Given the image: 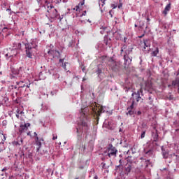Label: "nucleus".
Wrapping results in <instances>:
<instances>
[{"label":"nucleus","instance_id":"de8ad7c7","mask_svg":"<svg viewBox=\"0 0 179 179\" xmlns=\"http://www.w3.org/2000/svg\"><path fill=\"white\" fill-rule=\"evenodd\" d=\"M145 36V34H143V35H141V36H139V38H142V37H143Z\"/></svg>","mask_w":179,"mask_h":179},{"label":"nucleus","instance_id":"c03bdc74","mask_svg":"<svg viewBox=\"0 0 179 179\" xmlns=\"http://www.w3.org/2000/svg\"><path fill=\"white\" fill-rule=\"evenodd\" d=\"M101 2H102V3H103L102 6H103L104 5V3H105L104 2H106V0H101Z\"/></svg>","mask_w":179,"mask_h":179},{"label":"nucleus","instance_id":"6ab92c4d","mask_svg":"<svg viewBox=\"0 0 179 179\" xmlns=\"http://www.w3.org/2000/svg\"><path fill=\"white\" fill-rule=\"evenodd\" d=\"M170 156H171V159H173V157H175L176 163L179 162V156L178 155H176L175 153H173V154H170Z\"/></svg>","mask_w":179,"mask_h":179},{"label":"nucleus","instance_id":"2eb2a0df","mask_svg":"<svg viewBox=\"0 0 179 179\" xmlns=\"http://www.w3.org/2000/svg\"><path fill=\"white\" fill-rule=\"evenodd\" d=\"M140 160H143V162H145V167H149V166H150V160L149 159H145V158L143 157H141L140 158Z\"/></svg>","mask_w":179,"mask_h":179},{"label":"nucleus","instance_id":"9b49d317","mask_svg":"<svg viewBox=\"0 0 179 179\" xmlns=\"http://www.w3.org/2000/svg\"><path fill=\"white\" fill-rule=\"evenodd\" d=\"M145 90H148V92H150L152 89H153V85L152 84V81H146L145 82Z\"/></svg>","mask_w":179,"mask_h":179},{"label":"nucleus","instance_id":"72a5a7b5","mask_svg":"<svg viewBox=\"0 0 179 179\" xmlns=\"http://www.w3.org/2000/svg\"><path fill=\"white\" fill-rule=\"evenodd\" d=\"M148 99L150 100V104H153V99H152V96H149Z\"/></svg>","mask_w":179,"mask_h":179},{"label":"nucleus","instance_id":"1a4fd4ad","mask_svg":"<svg viewBox=\"0 0 179 179\" xmlns=\"http://www.w3.org/2000/svg\"><path fill=\"white\" fill-rule=\"evenodd\" d=\"M144 48L143 51L149 52L150 51V40H144Z\"/></svg>","mask_w":179,"mask_h":179},{"label":"nucleus","instance_id":"13d9d810","mask_svg":"<svg viewBox=\"0 0 179 179\" xmlns=\"http://www.w3.org/2000/svg\"><path fill=\"white\" fill-rule=\"evenodd\" d=\"M120 164H121V160H120Z\"/></svg>","mask_w":179,"mask_h":179},{"label":"nucleus","instance_id":"ea45409f","mask_svg":"<svg viewBox=\"0 0 179 179\" xmlns=\"http://www.w3.org/2000/svg\"><path fill=\"white\" fill-rule=\"evenodd\" d=\"M141 114H142V112H141V110H138L137 112V115H141Z\"/></svg>","mask_w":179,"mask_h":179},{"label":"nucleus","instance_id":"f3484780","mask_svg":"<svg viewBox=\"0 0 179 179\" xmlns=\"http://www.w3.org/2000/svg\"><path fill=\"white\" fill-rule=\"evenodd\" d=\"M162 155H163L164 159H171V156H170L169 152H167L166 151L162 152Z\"/></svg>","mask_w":179,"mask_h":179},{"label":"nucleus","instance_id":"37998d69","mask_svg":"<svg viewBox=\"0 0 179 179\" xmlns=\"http://www.w3.org/2000/svg\"><path fill=\"white\" fill-rule=\"evenodd\" d=\"M30 85H31L30 83H29V84L26 83V87H28V88L30 87Z\"/></svg>","mask_w":179,"mask_h":179},{"label":"nucleus","instance_id":"e2e57ef3","mask_svg":"<svg viewBox=\"0 0 179 179\" xmlns=\"http://www.w3.org/2000/svg\"><path fill=\"white\" fill-rule=\"evenodd\" d=\"M8 54H6V56H7V57H8Z\"/></svg>","mask_w":179,"mask_h":179},{"label":"nucleus","instance_id":"864d4df0","mask_svg":"<svg viewBox=\"0 0 179 179\" xmlns=\"http://www.w3.org/2000/svg\"><path fill=\"white\" fill-rule=\"evenodd\" d=\"M147 20H148V22H150V19L147 18Z\"/></svg>","mask_w":179,"mask_h":179},{"label":"nucleus","instance_id":"09e8293b","mask_svg":"<svg viewBox=\"0 0 179 179\" xmlns=\"http://www.w3.org/2000/svg\"><path fill=\"white\" fill-rule=\"evenodd\" d=\"M20 114H24V112L20 110Z\"/></svg>","mask_w":179,"mask_h":179},{"label":"nucleus","instance_id":"5fc2aeb1","mask_svg":"<svg viewBox=\"0 0 179 179\" xmlns=\"http://www.w3.org/2000/svg\"><path fill=\"white\" fill-rule=\"evenodd\" d=\"M6 10H10V9L8 8Z\"/></svg>","mask_w":179,"mask_h":179},{"label":"nucleus","instance_id":"a211bd4d","mask_svg":"<svg viewBox=\"0 0 179 179\" xmlns=\"http://www.w3.org/2000/svg\"><path fill=\"white\" fill-rule=\"evenodd\" d=\"M69 63H68V62H64L63 64H62V68H64V69L65 70V71H67V72H69V70H68L69 69Z\"/></svg>","mask_w":179,"mask_h":179},{"label":"nucleus","instance_id":"bb28decb","mask_svg":"<svg viewBox=\"0 0 179 179\" xmlns=\"http://www.w3.org/2000/svg\"><path fill=\"white\" fill-rule=\"evenodd\" d=\"M124 50H127V45H124L121 49H120V55H122V52L124 51Z\"/></svg>","mask_w":179,"mask_h":179},{"label":"nucleus","instance_id":"423d86ee","mask_svg":"<svg viewBox=\"0 0 179 179\" xmlns=\"http://www.w3.org/2000/svg\"><path fill=\"white\" fill-rule=\"evenodd\" d=\"M109 66L113 72H120L121 71V63L120 62H115L114 59H111L109 62Z\"/></svg>","mask_w":179,"mask_h":179},{"label":"nucleus","instance_id":"4468645a","mask_svg":"<svg viewBox=\"0 0 179 179\" xmlns=\"http://www.w3.org/2000/svg\"><path fill=\"white\" fill-rule=\"evenodd\" d=\"M83 5H85V0H83V2L79 3V4L73 8V10L76 12H80V6H83Z\"/></svg>","mask_w":179,"mask_h":179},{"label":"nucleus","instance_id":"49530a36","mask_svg":"<svg viewBox=\"0 0 179 179\" xmlns=\"http://www.w3.org/2000/svg\"><path fill=\"white\" fill-rule=\"evenodd\" d=\"M101 166H102L103 169H104V166H106V164L102 163V164H101Z\"/></svg>","mask_w":179,"mask_h":179},{"label":"nucleus","instance_id":"f257e3e1","mask_svg":"<svg viewBox=\"0 0 179 179\" xmlns=\"http://www.w3.org/2000/svg\"><path fill=\"white\" fill-rule=\"evenodd\" d=\"M83 108H81V110L80 112V122H78L79 128H77V132L79 134V132H87L89 131V119L87 118V116L84 112Z\"/></svg>","mask_w":179,"mask_h":179},{"label":"nucleus","instance_id":"f8f14e48","mask_svg":"<svg viewBox=\"0 0 179 179\" xmlns=\"http://www.w3.org/2000/svg\"><path fill=\"white\" fill-rule=\"evenodd\" d=\"M132 170V165L131 164H126L124 167V173L128 176L129 173H131V171Z\"/></svg>","mask_w":179,"mask_h":179},{"label":"nucleus","instance_id":"0eeeda50","mask_svg":"<svg viewBox=\"0 0 179 179\" xmlns=\"http://www.w3.org/2000/svg\"><path fill=\"white\" fill-rule=\"evenodd\" d=\"M48 13L51 19H55L58 16V11L51 3L48 4Z\"/></svg>","mask_w":179,"mask_h":179},{"label":"nucleus","instance_id":"c85d7f7f","mask_svg":"<svg viewBox=\"0 0 179 179\" xmlns=\"http://www.w3.org/2000/svg\"><path fill=\"white\" fill-rule=\"evenodd\" d=\"M134 104H135V101H133L131 103V105L130 106L129 108H127V110H133Z\"/></svg>","mask_w":179,"mask_h":179},{"label":"nucleus","instance_id":"4c0bfd02","mask_svg":"<svg viewBox=\"0 0 179 179\" xmlns=\"http://www.w3.org/2000/svg\"><path fill=\"white\" fill-rule=\"evenodd\" d=\"M57 138H58V137L57 136L53 135L52 141H55V139H57Z\"/></svg>","mask_w":179,"mask_h":179},{"label":"nucleus","instance_id":"a19ab883","mask_svg":"<svg viewBox=\"0 0 179 179\" xmlns=\"http://www.w3.org/2000/svg\"><path fill=\"white\" fill-rule=\"evenodd\" d=\"M82 16H86V10L83 13Z\"/></svg>","mask_w":179,"mask_h":179},{"label":"nucleus","instance_id":"ddd939ff","mask_svg":"<svg viewBox=\"0 0 179 179\" xmlns=\"http://www.w3.org/2000/svg\"><path fill=\"white\" fill-rule=\"evenodd\" d=\"M171 9V3H169L166 6L164 10H163L162 13L164 15V16H167V13L170 12V10Z\"/></svg>","mask_w":179,"mask_h":179},{"label":"nucleus","instance_id":"5701e85b","mask_svg":"<svg viewBox=\"0 0 179 179\" xmlns=\"http://www.w3.org/2000/svg\"><path fill=\"white\" fill-rule=\"evenodd\" d=\"M173 86H178L179 85V78H176L173 81H172Z\"/></svg>","mask_w":179,"mask_h":179},{"label":"nucleus","instance_id":"393cba45","mask_svg":"<svg viewBox=\"0 0 179 179\" xmlns=\"http://www.w3.org/2000/svg\"><path fill=\"white\" fill-rule=\"evenodd\" d=\"M97 113L99 115H100V114H101L102 113H104V108H103V106H101L100 108H99Z\"/></svg>","mask_w":179,"mask_h":179},{"label":"nucleus","instance_id":"bf43d9fd","mask_svg":"<svg viewBox=\"0 0 179 179\" xmlns=\"http://www.w3.org/2000/svg\"><path fill=\"white\" fill-rule=\"evenodd\" d=\"M83 80H85V78H83Z\"/></svg>","mask_w":179,"mask_h":179},{"label":"nucleus","instance_id":"8fccbe9b","mask_svg":"<svg viewBox=\"0 0 179 179\" xmlns=\"http://www.w3.org/2000/svg\"><path fill=\"white\" fill-rule=\"evenodd\" d=\"M2 171H6V168H3V169H2Z\"/></svg>","mask_w":179,"mask_h":179},{"label":"nucleus","instance_id":"cd10ccee","mask_svg":"<svg viewBox=\"0 0 179 179\" xmlns=\"http://www.w3.org/2000/svg\"><path fill=\"white\" fill-rule=\"evenodd\" d=\"M145 155H148V156H152L153 155V150H150L145 152Z\"/></svg>","mask_w":179,"mask_h":179},{"label":"nucleus","instance_id":"39448f33","mask_svg":"<svg viewBox=\"0 0 179 179\" xmlns=\"http://www.w3.org/2000/svg\"><path fill=\"white\" fill-rule=\"evenodd\" d=\"M117 152L118 150H117V148L113 144H109L106 150L104 151L103 155L108 156V157H116Z\"/></svg>","mask_w":179,"mask_h":179},{"label":"nucleus","instance_id":"6e6552de","mask_svg":"<svg viewBox=\"0 0 179 179\" xmlns=\"http://www.w3.org/2000/svg\"><path fill=\"white\" fill-rule=\"evenodd\" d=\"M141 93L142 96H143V91L142 90H140L137 92H133L131 96H135L134 98L136 99L137 103H143V99L141 97Z\"/></svg>","mask_w":179,"mask_h":179},{"label":"nucleus","instance_id":"2f4dec72","mask_svg":"<svg viewBox=\"0 0 179 179\" xmlns=\"http://www.w3.org/2000/svg\"><path fill=\"white\" fill-rule=\"evenodd\" d=\"M145 135H146V131H142L141 135V139H143V138H145Z\"/></svg>","mask_w":179,"mask_h":179},{"label":"nucleus","instance_id":"473e14b6","mask_svg":"<svg viewBox=\"0 0 179 179\" xmlns=\"http://www.w3.org/2000/svg\"><path fill=\"white\" fill-rule=\"evenodd\" d=\"M127 115H134V110H132L131 109L129 110V111L127 113Z\"/></svg>","mask_w":179,"mask_h":179},{"label":"nucleus","instance_id":"603ef678","mask_svg":"<svg viewBox=\"0 0 179 179\" xmlns=\"http://www.w3.org/2000/svg\"><path fill=\"white\" fill-rule=\"evenodd\" d=\"M75 179H84L83 178H76Z\"/></svg>","mask_w":179,"mask_h":179},{"label":"nucleus","instance_id":"9d476101","mask_svg":"<svg viewBox=\"0 0 179 179\" xmlns=\"http://www.w3.org/2000/svg\"><path fill=\"white\" fill-rule=\"evenodd\" d=\"M12 72L13 75H23V72H24V67H20L18 70L13 69Z\"/></svg>","mask_w":179,"mask_h":179},{"label":"nucleus","instance_id":"b1692460","mask_svg":"<svg viewBox=\"0 0 179 179\" xmlns=\"http://www.w3.org/2000/svg\"><path fill=\"white\" fill-rule=\"evenodd\" d=\"M5 143L3 141L0 142V152H3L5 150Z\"/></svg>","mask_w":179,"mask_h":179},{"label":"nucleus","instance_id":"aec40b11","mask_svg":"<svg viewBox=\"0 0 179 179\" xmlns=\"http://www.w3.org/2000/svg\"><path fill=\"white\" fill-rule=\"evenodd\" d=\"M48 54L49 57H52V58H55V50H48Z\"/></svg>","mask_w":179,"mask_h":179},{"label":"nucleus","instance_id":"f03ea898","mask_svg":"<svg viewBox=\"0 0 179 179\" xmlns=\"http://www.w3.org/2000/svg\"><path fill=\"white\" fill-rule=\"evenodd\" d=\"M25 52L28 58H32L36 51H37V41L33 39L31 42L25 44Z\"/></svg>","mask_w":179,"mask_h":179},{"label":"nucleus","instance_id":"680f3d73","mask_svg":"<svg viewBox=\"0 0 179 179\" xmlns=\"http://www.w3.org/2000/svg\"><path fill=\"white\" fill-rule=\"evenodd\" d=\"M20 13V12H18V13Z\"/></svg>","mask_w":179,"mask_h":179},{"label":"nucleus","instance_id":"e433bc0d","mask_svg":"<svg viewBox=\"0 0 179 179\" xmlns=\"http://www.w3.org/2000/svg\"><path fill=\"white\" fill-rule=\"evenodd\" d=\"M24 125L27 127V128H29V127H30V123H25Z\"/></svg>","mask_w":179,"mask_h":179},{"label":"nucleus","instance_id":"3c124183","mask_svg":"<svg viewBox=\"0 0 179 179\" xmlns=\"http://www.w3.org/2000/svg\"><path fill=\"white\" fill-rule=\"evenodd\" d=\"M15 115H16L17 118H19V115H20L19 114L16 113Z\"/></svg>","mask_w":179,"mask_h":179},{"label":"nucleus","instance_id":"79ce46f5","mask_svg":"<svg viewBox=\"0 0 179 179\" xmlns=\"http://www.w3.org/2000/svg\"><path fill=\"white\" fill-rule=\"evenodd\" d=\"M59 62L62 63V64H64V59H60Z\"/></svg>","mask_w":179,"mask_h":179},{"label":"nucleus","instance_id":"a18cd8bd","mask_svg":"<svg viewBox=\"0 0 179 179\" xmlns=\"http://www.w3.org/2000/svg\"><path fill=\"white\" fill-rule=\"evenodd\" d=\"M17 114L20 115V110L19 109L17 110Z\"/></svg>","mask_w":179,"mask_h":179},{"label":"nucleus","instance_id":"052dcab7","mask_svg":"<svg viewBox=\"0 0 179 179\" xmlns=\"http://www.w3.org/2000/svg\"><path fill=\"white\" fill-rule=\"evenodd\" d=\"M30 133H28L27 135H29Z\"/></svg>","mask_w":179,"mask_h":179},{"label":"nucleus","instance_id":"4be33fe9","mask_svg":"<svg viewBox=\"0 0 179 179\" xmlns=\"http://www.w3.org/2000/svg\"><path fill=\"white\" fill-rule=\"evenodd\" d=\"M17 85H18L19 87L21 88L26 87V83H24V82L23 81H20L17 83Z\"/></svg>","mask_w":179,"mask_h":179},{"label":"nucleus","instance_id":"20e7f679","mask_svg":"<svg viewBox=\"0 0 179 179\" xmlns=\"http://www.w3.org/2000/svg\"><path fill=\"white\" fill-rule=\"evenodd\" d=\"M34 136L35 138V143L37 146L36 148V152L38 153H40V155H45V153H47V150H41V142H43L44 141V139L43 138H38V136H37V133L36 132H34Z\"/></svg>","mask_w":179,"mask_h":179},{"label":"nucleus","instance_id":"412c9836","mask_svg":"<svg viewBox=\"0 0 179 179\" xmlns=\"http://www.w3.org/2000/svg\"><path fill=\"white\" fill-rule=\"evenodd\" d=\"M159 54V48H156V50L151 53V57H157Z\"/></svg>","mask_w":179,"mask_h":179},{"label":"nucleus","instance_id":"f704fd0d","mask_svg":"<svg viewBox=\"0 0 179 179\" xmlns=\"http://www.w3.org/2000/svg\"><path fill=\"white\" fill-rule=\"evenodd\" d=\"M2 31H3V32L8 31V28L7 27L3 28Z\"/></svg>","mask_w":179,"mask_h":179},{"label":"nucleus","instance_id":"7ed1b4c3","mask_svg":"<svg viewBox=\"0 0 179 179\" xmlns=\"http://www.w3.org/2000/svg\"><path fill=\"white\" fill-rule=\"evenodd\" d=\"M124 55H123V58L124 60V69H128L129 68V65H131L132 62V57H130L129 55L132 52V48H128L124 52Z\"/></svg>","mask_w":179,"mask_h":179},{"label":"nucleus","instance_id":"dca6fc26","mask_svg":"<svg viewBox=\"0 0 179 179\" xmlns=\"http://www.w3.org/2000/svg\"><path fill=\"white\" fill-rule=\"evenodd\" d=\"M27 129H29V128H27V126H25L24 124L21 125L20 126V132L21 134H23V132H25V131H27Z\"/></svg>","mask_w":179,"mask_h":179},{"label":"nucleus","instance_id":"c9c22d12","mask_svg":"<svg viewBox=\"0 0 179 179\" xmlns=\"http://www.w3.org/2000/svg\"><path fill=\"white\" fill-rule=\"evenodd\" d=\"M81 69H82L83 72H85V71L86 70V67H85V66H82Z\"/></svg>","mask_w":179,"mask_h":179},{"label":"nucleus","instance_id":"4d7b16f0","mask_svg":"<svg viewBox=\"0 0 179 179\" xmlns=\"http://www.w3.org/2000/svg\"><path fill=\"white\" fill-rule=\"evenodd\" d=\"M0 75H2V73L0 72Z\"/></svg>","mask_w":179,"mask_h":179},{"label":"nucleus","instance_id":"7c9ffc66","mask_svg":"<svg viewBox=\"0 0 179 179\" xmlns=\"http://www.w3.org/2000/svg\"><path fill=\"white\" fill-rule=\"evenodd\" d=\"M159 141V134H155V137L154 138V142H157Z\"/></svg>","mask_w":179,"mask_h":179},{"label":"nucleus","instance_id":"a878e982","mask_svg":"<svg viewBox=\"0 0 179 179\" xmlns=\"http://www.w3.org/2000/svg\"><path fill=\"white\" fill-rule=\"evenodd\" d=\"M61 57V53L58 50H55V58H59Z\"/></svg>","mask_w":179,"mask_h":179},{"label":"nucleus","instance_id":"6e6d98bb","mask_svg":"<svg viewBox=\"0 0 179 179\" xmlns=\"http://www.w3.org/2000/svg\"><path fill=\"white\" fill-rule=\"evenodd\" d=\"M135 27H138V26L136 24H135Z\"/></svg>","mask_w":179,"mask_h":179},{"label":"nucleus","instance_id":"c756f323","mask_svg":"<svg viewBox=\"0 0 179 179\" xmlns=\"http://www.w3.org/2000/svg\"><path fill=\"white\" fill-rule=\"evenodd\" d=\"M42 110H43V111H45V110H48V106L43 105L42 106Z\"/></svg>","mask_w":179,"mask_h":179},{"label":"nucleus","instance_id":"58836bf2","mask_svg":"<svg viewBox=\"0 0 179 179\" xmlns=\"http://www.w3.org/2000/svg\"><path fill=\"white\" fill-rule=\"evenodd\" d=\"M121 8H122V3H120L119 5H118V8L119 9H121Z\"/></svg>","mask_w":179,"mask_h":179}]
</instances>
